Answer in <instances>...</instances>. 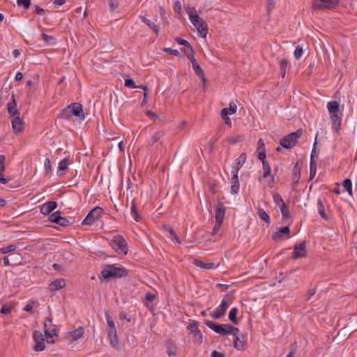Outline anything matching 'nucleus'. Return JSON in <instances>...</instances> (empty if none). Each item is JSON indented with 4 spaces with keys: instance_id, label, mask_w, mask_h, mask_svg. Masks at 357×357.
<instances>
[{
    "instance_id": "25",
    "label": "nucleus",
    "mask_w": 357,
    "mask_h": 357,
    "mask_svg": "<svg viewBox=\"0 0 357 357\" xmlns=\"http://www.w3.org/2000/svg\"><path fill=\"white\" fill-rule=\"evenodd\" d=\"M318 212L319 215L324 220H328V216L325 213L324 205L323 201L321 199H318L317 202Z\"/></svg>"
},
{
    "instance_id": "48",
    "label": "nucleus",
    "mask_w": 357,
    "mask_h": 357,
    "mask_svg": "<svg viewBox=\"0 0 357 357\" xmlns=\"http://www.w3.org/2000/svg\"><path fill=\"white\" fill-rule=\"evenodd\" d=\"M303 54V48L298 45L294 52V56L296 60H298Z\"/></svg>"
},
{
    "instance_id": "4",
    "label": "nucleus",
    "mask_w": 357,
    "mask_h": 357,
    "mask_svg": "<svg viewBox=\"0 0 357 357\" xmlns=\"http://www.w3.org/2000/svg\"><path fill=\"white\" fill-rule=\"evenodd\" d=\"M126 269L123 266H116L114 264L105 266L101 271L103 278H121L126 275Z\"/></svg>"
},
{
    "instance_id": "39",
    "label": "nucleus",
    "mask_w": 357,
    "mask_h": 357,
    "mask_svg": "<svg viewBox=\"0 0 357 357\" xmlns=\"http://www.w3.org/2000/svg\"><path fill=\"white\" fill-rule=\"evenodd\" d=\"M227 113V110L226 109H222L221 110V117L222 120L225 121V123L229 127L231 126V122L230 119L229 118V115Z\"/></svg>"
},
{
    "instance_id": "2",
    "label": "nucleus",
    "mask_w": 357,
    "mask_h": 357,
    "mask_svg": "<svg viewBox=\"0 0 357 357\" xmlns=\"http://www.w3.org/2000/svg\"><path fill=\"white\" fill-rule=\"evenodd\" d=\"M187 13L189 15V20L191 23L196 27L197 31L205 37L207 33V25L206 22L199 17L195 8H190Z\"/></svg>"
},
{
    "instance_id": "1",
    "label": "nucleus",
    "mask_w": 357,
    "mask_h": 357,
    "mask_svg": "<svg viewBox=\"0 0 357 357\" xmlns=\"http://www.w3.org/2000/svg\"><path fill=\"white\" fill-rule=\"evenodd\" d=\"M206 325L213 330L216 333H218L221 335H236V334L239 333V330L237 328L232 326L231 325L227 324H218L211 321H207L206 322Z\"/></svg>"
},
{
    "instance_id": "50",
    "label": "nucleus",
    "mask_w": 357,
    "mask_h": 357,
    "mask_svg": "<svg viewBox=\"0 0 357 357\" xmlns=\"http://www.w3.org/2000/svg\"><path fill=\"white\" fill-rule=\"evenodd\" d=\"M131 215L135 221H139V215L137 212V208L134 203L131 206Z\"/></svg>"
},
{
    "instance_id": "9",
    "label": "nucleus",
    "mask_w": 357,
    "mask_h": 357,
    "mask_svg": "<svg viewBox=\"0 0 357 357\" xmlns=\"http://www.w3.org/2000/svg\"><path fill=\"white\" fill-rule=\"evenodd\" d=\"M326 107L328 109L330 119H342L343 114L342 112L340 109V104L337 101H331L327 103Z\"/></svg>"
},
{
    "instance_id": "6",
    "label": "nucleus",
    "mask_w": 357,
    "mask_h": 357,
    "mask_svg": "<svg viewBox=\"0 0 357 357\" xmlns=\"http://www.w3.org/2000/svg\"><path fill=\"white\" fill-rule=\"evenodd\" d=\"M302 131L298 130L282 137L280 144L284 149H291L296 145L298 139L301 136Z\"/></svg>"
},
{
    "instance_id": "28",
    "label": "nucleus",
    "mask_w": 357,
    "mask_h": 357,
    "mask_svg": "<svg viewBox=\"0 0 357 357\" xmlns=\"http://www.w3.org/2000/svg\"><path fill=\"white\" fill-rule=\"evenodd\" d=\"M331 123H332V129L333 131H335V132H339V131L341 129V121H342V119H331Z\"/></svg>"
},
{
    "instance_id": "59",
    "label": "nucleus",
    "mask_w": 357,
    "mask_h": 357,
    "mask_svg": "<svg viewBox=\"0 0 357 357\" xmlns=\"http://www.w3.org/2000/svg\"><path fill=\"white\" fill-rule=\"evenodd\" d=\"M267 178H269L267 182V185L269 188H272L274 186L275 183L274 176L272 174H271V176H268Z\"/></svg>"
},
{
    "instance_id": "53",
    "label": "nucleus",
    "mask_w": 357,
    "mask_h": 357,
    "mask_svg": "<svg viewBox=\"0 0 357 357\" xmlns=\"http://www.w3.org/2000/svg\"><path fill=\"white\" fill-rule=\"evenodd\" d=\"M18 6H23L25 8H28L31 5V0H17Z\"/></svg>"
},
{
    "instance_id": "10",
    "label": "nucleus",
    "mask_w": 357,
    "mask_h": 357,
    "mask_svg": "<svg viewBox=\"0 0 357 357\" xmlns=\"http://www.w3.org/2000/svg\"><path fill=\"white\" fill-rule=\"evenodd\" d=\"M247 160V155L245 153H241L238 158H236L232 165V169L231 171V174L238 175V171L245 164Z\"/></svg>"
},
{
    "instance_id": "32",
    "label": "nucleus",
    "mask_w": 357,
    "mask_h": 357,
    "mask_svg": "<svg viewBox=\"0 0 357 357\" xmlns=\"http://www.w3.org/2000/svg\"><path fill=\"white\" fill-rule=\"evenodd\" d=\"M69 164H70L69 158H63L59 163V166H58L59 171L66 170L68 168Z\"/></svg>"
},
{
    "instance_id": "19",
    "label": "nucleus",
    "mask_w": 357,
    "mask_h": 357,
    "mask_svg": "<svg viewBox=\"0 0 357 357\" xmlns=\"http://www.w3.org/2000/svg\"><path fill=\"white\" fill-rule=\"evenodd\" d=\"M188 331L193 334V335H198L197 343L200 344L202 342V335L198 330V326L196 324L191 323L187 327Z\"/></svg>"
},
{
    "instance_id": "12",
    "label": "nucleus",
    "mask_w": 357,
    "mask_h": 357,
    "mask_svg": "<svg viewBox=\"0 0 357 357\" xmlns=\"http://www.w3.org/2000/svg\"><path fill=\"white\" fill-rule=\"evenodd\" d=\"M306 243L305 241H302L298 244L294 245V252L292 253L293 259H298L303 257L306 255Z\"/></svg>"
},
{
    "instance_id": "55",
    "label": "nucleus",
    "mask_w": 357,
    "mask_h": 357,
    "mask_svg": "<svg viewBox=\"0 0 357 357\" xmlns=\"http://www.w3.org/2000/svg\"><path fill=\"white\" fill-rule=\"evenodd\" d=\"M5 161L6 157L3 155H0V172H4Z\"/></svg>"
},
{
    "instance_id": "24",
    "label": "nucleus",
    "mask_w": 357,
    "mask_h": 357,
    "mask_svg": "<svg viewBox=\"0 0 357 357\" xmlns=\"http://www.w3.org/2000/svg\"><path fill=\"white\" fill-rule=\"evenodd\" d=\"M234 347L238 350H241L244 348L245 340L243 336H238V333L234 335Z\"/></svg>"
},
{
    "instance_id": "62",
    "label": "nucleus",
    "mask_w": 357,
    "mask_h": 357,
    "mask_svg": "<svg viewBox=\"0 0 357 357\" xmlns=\"http://www.w3.org/2000/svg\"><path fill=\"white\" fill-rule=\"evenodd\" d=\"M317 164L316 159L311 160L310 164V170H316L317 171Z\"/></svg>"
},
{
    "instance_id": "56",
    "label": "nucleus",
    "mask_w": 357,
    "mask_h": 357,
    "mask_svg": "<svg viewBox=\"0 0 357 357\" xmlns=\"http://www.w3.org/2000/svg\"><path fill=\"white\" fill-rule=\"evenodd\" d=\"M164 51L165 52H167L169 54H171L175 55V56H178L180 54L178 50L171 49V48H165Z\"/></svg>"
},
{
    "instance_id": "46",
    "label": "nucleus",
    "mask_w": 357,
    "mask_h": 357,
    "mask_svg": "<svg viewBox=\"0 0 357 357\" xmlns=\"http://www.w3.org/2000/svg\"><path fill=\"white\" fill-rule=\"evenodd\" d=\"M44 167H45V172L46 174H48L50 172H52V163L49 158H46L45 160Z\"/></svg>"
},
{
    "instance_id": "38",
    "label": "nucleus",
    "mask_w": 357,
    "mask_h": 357,
    "mask_svg": "<svg viewBox=\"0 0 357 357\" xmlns=\"http://www.w3.org/2000/svg\"><path fill=\"white\" fill-rule=\"evenodd\" d=\"M105 317L107 319V324L109 328L108 330H116L112 317L108 313H106Z\"/></svg>"
},
{
    "instance_id": "8",
    "label": "nucleus",
    "mask_w": 357,
    "mask_h": 357,
    "mask_svg": "<svg viewBox=\"0 0 357 357\" xmlns=\"http://www.w3.org/2000/svg\"><path fill=\"white\" fill-rule=\"evenodd\" d=\"M102 209L101 207L96 206L91 210L86 217L83 220L82 225H91L95 222L99 220L102 216Z\"/></svg>"
},
{
    "instance_id": "44",
    "label": "nucleus",
    "mask_w": 357,
    "mask_h": 357,
    "mask_svg": "<svg viewBox=\"0 0 357 357\" xmlns=\"http://www.w3.org/2000/svg\"><path fill=\"white\" fill-rule=\"evenodd\" d=\"M223 109H226L227 110V113L229 115H231V114H234L236 112V110H237V106L233 102H231L229 103V107L228 108H224Z\"/></svg>"
},
{
    "instance_id": "37",
    "label": "nucleus",
    "mask_w": 357,
    "mask_h": 357,
    "mask_svg": "<svg viewBox=\"0 0 357 357\" xmlns=\"http://www.w3.org/2000/svg\"><path fill=\"white\" fill-rule=\"evenodd\" d=\"M185 53L186 54L188 59L190 61L191 63H192V61L195 62L197 61L194 56L193 50L191 46H188V48H185Z\"/></svg>"
},
{
    "instance_id": "16",
    "label": "nucleus",
    "mask_w": 357,
    "mask_h": 357,
    "mask_svg": "<svg viewBox=\"0 0 357 357\" xmlns=\"http://www.w3.org/2000/svg\"><path fill=\"white\" fill-rule=\"evenodd\" d=\"M66 285L64 279H56L49 284L48 289L50 291H56L64 288Z\"/></svg>"
},
{
    "instance_id": "33",
    "label": "nucleus",
    "mask_w": 357,
    "mask_h": 357,
    "mask_svg": "<svg viewBox=\"0 0 357 357\" xmlns=\"http://www.w3.org/2000/svg\"><path fill=\"white\" fill-rule=\"evenodd\" d=\"M16 105H17L15 99H13L12 102L8 104V111L9 114H11L12 116H15V114H17Z\"/></svg>"
},
{
    "instance_id": "31",
    "label": "nucleus",
    "mask_w": 357,
    "mask_h": 357,
    "mask_svg": "<svg viewBox=\"0 0 357 357\" xmlns=\"http://www.w3.org/2000/svg\"><path fill=\"white\" fill-rule=\"evenodd\" d=\"M290 231L289 227H284L279 229L277 232L273 234V238H278L282 237L283 234H287Z\"/></svg>"
},
{
    "instance_id": "17",
    "label": "nucleus",
    "mask_w": 357,
    "mask_h": 357,
    "mask_svg": "<svg viewBox=\"0 0 357 357\" xmlns=\"http://www.w3.org/2000/svg\"><path fill=\"white\" fill-rule=\"evenodd\" d=\"M107 335H108V338L109 340L111 346L115 349H119V337L117 335V331L116 330H108Z\"/></svg>"
},
{
    "instance_id": "63",
    "label": "nucleus",
    "mask_w": 357,
    "mask_h": 357,
    "mask_svg": "<svg viewBox=\"0 0 357 357\" xmlns=\"http://www.w3.org/2000/svg\"><path fill=\"white\" fill-rule=\"evenodd\" d=\"M176 42L179 44V45H185L187 47L186 48H188V46H190L189 43L184 40V39H182V38H176Z\"/></svg>"
},
{
    "instance_id": "54",
    "label": "nucleus",
    "mask_w": 357,
    "mask_h": 357,
    "mask_svg": "<svg viewBox=\"0 0 357 357\" xmlns=\"http://www.w3.org/2000/svg\"><path fill=\"white\" fill-rule=\"evenodd\" d=\"M125 86L130 89H135L137 86L135 85V82L131 79H126Z\"/></svg>"
},
{
    "instance_id": "43",
    "label": "nucleus",
    "mask_w": 357,
    "mask_h": 357,
    "mask_svg": "<svg viewBox=\"0 0 357 357\" xmlns=\"http://www.w3.org/2000/svg\"><path fill=\"white\" fill-rule=\"evenodd\" d=\"M42 38L47 43V44H50V45H54L56 43V39L55 38H54L53 36H48L45 33H42Z\"/></svg>"
},
{
    "instance_id": "40",
    "label": "nucleus",
    "mask_w": 357,
    "mask_h": 357,
    "mask_svg": "<svg viewBox=\"0 0 357 357\" xmlns=\"http://www.w3.org/2000/svg\"><path fill=\"white\" fill-rule=\"evenodd\" d=\"M258 215H259L260 219L264 220L267 223H269L270 217L264 209L259 208L258 211Z\"/></svg>"
},
{
    "instance_id": "64",
    "label": "nucleus",
    "mask_w": 357,
    "mask_h": 357,
    "mask_svg": "<svg viewBox=\"0 0 357 357\" xmlns=\"http://www.w3.org/2000/svg\"><path fill=\"white\" fill-rule=\"evenodd\" d=\"M241 140V136H236V137H230L228 140V142L230 143V144H235L239 141Z\"/></svg>"
},
{
    "instance_id": "60",
    "label": "nucleus",
    "mask_w": 357,
    "mask_h": 357,
    "mask_svg": "<svg viewBox=\"0 0 357 357\" xmlns=\"http://www.w3.org/2000/svg\"><path fill=\"white\" fill-rule=\"evenodd\" d=\"M34 8H35L36 13L38 15H43L45 13V10L43 8H40V6L35 5Z\"/></svg>"
},
{
    "instance_id": "14",
    "label": "nucleus",
    "mask_w": 357,
    "mask_h": 357,
    "mask_svg": "<svg viewBox=\"0 0 357 357\" xmlns=\"http://www.w3.org/2000/svg\"><path fill=\"white\" fill-rule=\"evenodd\" d=\"M52 322V317H47L44 322L45 335L47 338L52 337L54 335H56L54 328L52 329L51 328Z\"/></svg>"
},
{
    "instance_id": "11",
    "label": "nucleus",
    "mask_w": 357,
    "mask_h": 357,
    "mask_svg": "<svg viewBox=\"0 0 357 357\" xmlns=\"http://www.w3.org/2000/svg\"><path fill=\"white\" fill-rule=\"evenodd\" d=\"M228 307L229 305L225 299H223L221 301L220 305L215 310L211 312V316L215 319H220L222 315L225 314Z\"/></svg>"
},
{
    "instance_id": "35",
    "label": "nucleus",
    "mask_w": 357,
    "mask_h": 357,
    "mask_svg": "<svg viewBox=\"0 0 357 357\" xmlns=\"http://www.w3.org/2000/svg\"><path fill=\"white\" fill-rule=\"evenodd\" d=\"M17 245L12 244L7 247L0 248V254H6L15 251L17 249Z\"/></svg>"
},
{
    "instance_id": "36",
    "label": "nucleus",
    "mask_w": 357,
    "mask_h": 357,
    "mask_svg": "<svg viewBox=\"0 0 357 357\" xmlns=\"http://www.w3.org/2000/svg\"><path fill=\"white\" fill-rule=\"evenodd\" d=\"M344 188L348 192V193L352 195V183L349 178H346L342 183Z\"/></svg>"
},
{
    "instance_id": "13",
    "label": "nucleus",
    "mask_w": 357,
    "mask_h": 357,
    "mask_svg": "<svg viewBox=\"0 0 357 357\" xmlns=\"http://www.w3.org/2000/svg\"><path fill=\"white\" fill-rule=\"evenodd\" d=\"M33 339L36 342V344L33 347L34 350L36 351H43L45 348V343L42 333L38 331H35L33 333Z\"/></svg>"
},
{
    "instance_id": "34",
    "label": "nucleus",
    "mask_w": 357,
    "mask_h": 357,
    "mask_svg": "<svg viewBox=\"0 0 357 357\" xmlns=\"http://www.w3.org/2000/svg\"><path fill=\"white\" fill-rule=\"evenodd\" d=\"M262 167H263V177L267 178L268 176H271V167L267 161H263L262 163Z\"/></svg>"
},
{
    "instance_id": "20",
    "label": "nucleus",
    "mask_w": 357,
    "mask_h": 357,
    "mask_svg": "<svg viewBox=\"0 0 357 357\" xmlns=\"http://www.w3.org/2000/svg\"><path fill=\"white\" fill-rule=\"evenodd\" d=\"M13 128L16 132H20L24 129L22 120L17 116L12 120Z\"/></svg>"
},
{
    "instance_id": "23",
    "label": "nucleus",
    "mask_w": 357,
    "mask_h": 357,
    "mask_svg": "<svg viewBox=\"0 0 357 357\" xmlns=\"http://www.w3.org/2000/svg\"><path fill=\"white\" fill-rule=\"evenodd\" d=\"M84 333V329L82 327H79L75 331L70 332L69 335L73 340H77L81 338Z\"/></svg>"
},
{
    "instance_id": "58",
    "label": "nucleus",
    "mask_w": 357,
    "mask_h": 357,
    "mask_svg": "<svg viewBox=\"0 0 357 357\" xmlns=\"http://www.w3.org/2000/svg\"><path fill=\"white\" fill-rule=\"evenodd\" d=\"M299 175H300V168L298 167V164L296 163L294 167V178L298 180Z\"/></svg>"
},
{
    "instance_id": "41",
    "label": "nucleus",
    "mask_w": 357,
    "mask_h": 357,
    "mask_svg": "<svg viewBox=\"0 0 357 357\" xmlns=\"http://www.w3.org/2000/svg\"><path fill=\"white\" fill-rule=\"evenodd\" d=\"M13 310V306L8 304H4L3 305L0 313L7 315L11 313Z\"/></svg>"
},
{
    "instance_id": "27",
    "label": "nucleus",
    "mask_w": 357,
    "mask_h": 357,
    "mask_svg": "<svg viewBox=\"0 0 357 357\" xmlns=\"http://www.w3.org/2000/svg\"><path fill=\"white\" fill-rule=\"evenodd\" d=\"M237 312L238 309L236 307L231 308L229 312V319L234 324H237L238 322L236 318Z\"/></svg>"
},
{
    "instance_id": "15",
    "label": "nucleus",
    "mask_w": 357,
    "mask_h": 357,
    "mask_svg": "<svg viewBox=\"0 0 357 357\" xmlns=\"http://www.w3.org/2000/svg\"><path fill=\"white\" fill-rule=\"evenodd\" d=\"M57 207L56 202H47L43 204L40 208V213L45 215L50 214Z\"/></svg>"
},
{
    "instance_id": "21",
    "label": "nucleus",
    "mask_w": 357,
    "mask_h": 357,
    "mask_svg": "<svg viewBox=\"0 0 357 357\" xmlns=\"http://www.w3.org/2000/svg\"><path fill=\"white\" fill-rule=\"evenodd\" d=\"M141 21L146 24L151 29H152L156 34H158L160 31L159 26L152 22L150 20L147 19L144 16H139Z\"/></svg>"
},
{
    "instance_id": "7",
    "label": "nucleus",
    "mask_w": 357,
    "mask_h": 357,
    "mask_svg": "<svg viewBox=\"0 0 357 357\" xmlns=\"http://www.w3.org/2000/svg\"><path fill=\"white\" fill-rule=\"evenodd\" d=\"M340 0H314L312 3L313 9L324 10L335 8Z\"/></svg>"
},
{
    "instance_id": "51",
    "label": "nucleus",
    "mask_w": 357,
    "mask_h": 357,
    "mask_svg": "<svg viewBox=\"0 0 357 357\" xmlns=\"http://www.w3.org/2000/svg\"><path fill=\"white\" fill-rule=\"evenodd\" d=\"M119 6L118 0H109V7L110 10L114 11Z\"/></svg>"
},
{
    "instance_id": "26",
    "label": "nucleus",
    "mask_w": 357,
    "mask_h": 357,
    "mask_svg": "<svg viewBox=\"0 0 357 357\" xmlns=\"http://www.w3.org/2000/svg\"><path fill=\"white\" fill-rule=\"evenodd\" d=\"M165 135V132L162 130L155 132L152 137H151V139L149 141V144L153 145L157 142L160 140L161 137H162Z\"/></svg>"
},
{
    "instance_id": "61",
    "label": "nucleus",
    "mask_w": 357,
    "mask_h": 357,
    "mask_svg": "<svg viewBox=\"0 0 357 357\" xmlns=\"http://www.w3.org/2000/svg\"><path fill=\"white\" fill-rule=\"evenodd\" d=\"M316 144H317V142H315L314 144V147H313V149L312 151V153H311V155H310V160H312V159H316L317 158V153L316 151V149H315V147H316Z\"/></svg>"
},
{
    "instance_id": "52",
    "label": "nucleus",
    "mask_w": 357,
    "mask_h": 357,
    "mask_svg": "<svg viewBox=\"0 0 357 357\" xmlns=\"http://www.w3.org/2000/svg\"><path fill=\"white\" fill-rule=\"evenodd\" d=\"M61 216V213L59 211H56L54 213H52L50 217V221L52 222H54L56 224L57 220L59 219Z\"/></svg>"
},
{
    "instance_id": "29",
    "label": "nucleus",
    "mask_w": 357,
    "mask_h": 357,
    "mask_svg": "<svg viewBox=\"0 0 357 357\" xmlns=\"http://www.w3.org/2000/svg\"><path fill=\"white\" fill-rule=\"evenodd\" d=\"M196 265L198 267L204 268V269H213L215 268V264L213 262L205 263L202 261H198L196 262Z\"/></svg>"
},
{
    "instance_id": "18",
    "label": "nucleus",
    "mask_w": 357,
    "mask_h": 357,
    "mask_svg": "<svg viewBox=\"0 0 357 357\" xmlns=\"http://www.w3.org/2000/svg\"><path fill=\"white\" fill-rule=\"evenodd\" d=\"M231 174V190L230 192L233 195H236L239 192V181L238 175Z\"/></svg>"
},
{
    "instance_id": "45",
    "label": "nucleus",
    "mask_w": 357,
    "mask_h": 357,
    "mask_svg": "<svg viewBox=\"0 0 357 357\" xmlns=\"http://www.w3.org/2000/svg\"><path fill=\"white\" fill-rule=\"evenodd\" d=\"M155 296L150 293V292H148L145 295V300H144V304L148 307H149L150 305H149V303H151L154 299H155Z\"/></svg>"
},
{
    "instance_id": "42",
    "label": "nucleus",
    "mask_w": 357,
    "mask_h": 357,
    "mask_svg": "<svg viewBox=\"0 0 357 357\" xmlns=\"http://www.w3.org/2000/svg\"><path fill=\"white\" fill-rule=\"evenodd\" d=\"M280 209L281 211V213L283 218H288L289 216V211L284 203H282V205L280 206Z\"/></svg>"
},
{
    "instance_id": "5",
    "label": "nucleus",
    "mask_w": 357,
    "mask_h": 357,
    "mask_svg": "<svg viewBox=\"0 0 357 357\" xmlns=\"http://www.w3.org/2000/svg\"><path fill=\"white\" fill-rule=\"evenodd\" d=\"M112 248L119 255H126L128 251V245L126 241L121 235H115L109 242Z\"/></svg>"
},
{
    "instance_id": "30",
    "label": "nucleus",
    "mask_w": 357,
    "mask_h": 357,
    "mask_svg": "<svg viewBox=\"0 0 357 357\" xmlns=\"http://www.w3.org/2000/svg\"><path fill=\"white\" fill-rule=\"evenodd\" d=\"M192 67L197 75L200 77H204V71L202 70L197 61H195L192 63Z\"/></svg>"
},
{
    "instance_id": "57",
    "label": "nucleus",
    "mask_w": 357,
    "mask_h": 357,
    "mask_svg": "<svg viewBox=\"0 0 357 357\" xmlns=\"http://www.w3.org/2000/svg\"><path fill=\"white\" fill-rule=\"evenodd\" d=\"M274 200H275V202L279 206H280V205L282 204V203H284L282 197L279 195H275L274 196Z\"/></svg>"
},
{
    "instance_id": "3",
    "label": "nucleus",
    "mask_w": 357,
    "mask_h": 357,
    "mask_svg": "<svg viewBox=\"0 0 357 357\" xmlns=\"http://www.w3.org/2000/svg\"><path fill=\"white\" fill-rule=\"evenodd\" d=\"M63 119H69L73 116L78 117L80 120L84 119V113L82 105L78 102H74L67 106L61 113Z\"/></svg>"
},
{
    "instance_id": "47",
    "label": "nucleus",
    "mask_w": 357,
    "mask_h": 357,
    "mask_svg": "<svg viewBox=\"0 0 357 357\" xmlns=\"http://www.w3.org/2000/svg\"><path fill=\"white\" fill-rule=\"evenodd\" d=\"M56 224L63 227H66L70 225V222L67 218L60 216L59 219L57 220Z\"/></svg>"
},
{
    "instance_id": "22",
    "label": "nucleus",
    "mask_w": 357,
    "mask_h": 357,
    "mask_svg": "<svg viewBox=\"0 0 357 357\" xmlns=\"http://www.w3.org/2000/svg\"><path fill=\"white\" fill-rule=\"evenodd\" d=\"M225 210L222 206H218L215 209V222L222 223Z\"/></svg>"
},
{
    "instance_id": "49",
    "label": "nucleus",
    "mask_w": 357,
    "mask_h": 357,
    "mask_svg": "<svg viewBox=\"0 0 357 357\" xmlns=\"http://www.w3.org/2000/svg\"><path fill=\"white\" fill-rule=\"evenodd\" d=\"M288 60L286 59H282L280 61V71H284V74H286V69L288 65Z\"/></svg>"
}]
</instances>
